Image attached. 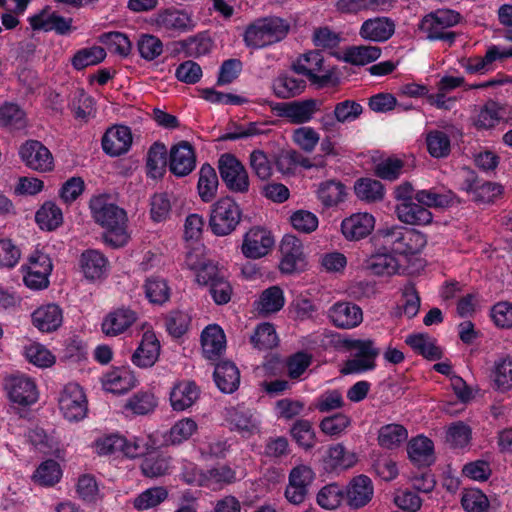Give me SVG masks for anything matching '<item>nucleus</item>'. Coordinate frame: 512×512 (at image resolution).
<instances>
[{
    "mask_svg": "<svg viewBox=\"0 0 512 512\" xmlns=\"http://www.w3.org/2000/svg\"><path fill=\"white\" fill-rule=\"evenodd\" d=\"M5 387L9 399L21 406L31 405L38 399L36 385L29 377L23 375L12 376L6 380Z\"/></svg>",
    "mask_w": 512,
    "mask_h": 512,
    "instance_id": "nucleus-14",
    "label": "nucleus"
},
{
    "mask_svg": "<svg viewBox=\"0 0 512 512\" xmlns=\"http://www.w3.org/2000/svg\"><path fill=\"white\" fill-rule=\"evenodd\" d=\"M131 144V130L124 125L108 129L102 138V148L110 156H120L126 153Z\"/></svg>",
    "mask_w": 512,
    "mask_h": 512,
    "instance_id": "nucleus-17",
    "label": "nucleus"
},
{
    "mask_svg": "<svg viewBox=\"0 0 512 512\" xmlns=\"http://www.w3.org/2000/svg\"><path fill=\"white\" fill-rule=\"evenodd\" d=\"M160 353V343L152 331H146L142 340L132 355V362L141 368L151 367L155 364Z\"/></svg>",
    "mask_w": 512,
    "mask_h": 512,
    "instance_id": "nucleus-22",
    "label": "nucleus"
},
{
    "mask_svg": "<svg viewBox=\"0 0 512 512\" xmlns=\"http://www.w3.org/2000/svg\"><path fill=\"white\" fill-rule=\"evenodd\" d=\"M145 294L153 304L162 305L170 298V288L165 279L152 276L146 280L144 285Z\"/></svg>",
    "mask_w": 512,
    "mask_h": 512,
    "instance_id": "nucleus-54",
    "label": "nucleus"
},
{
    "mask_svg": "<svg viewBox=\"0 0 512 512\" xmlns=\"http://www.w3.org/2000/svg\"><path fill=\"white\" fill-rule=\"evenodd\" d=\"M317 502L325 509H336L345 503L344 488L337 483L324 486L317 495Z\"/></svg>",
    "mask_w": 512,
    "mask_h": 512,
    "instance_id": "nucleus-56",
    "label": "nucleus"
},
{
    "mask_svg": "<svg viewBox=\"0 0 512 512\" xmlns=\"http://www.w3.org/2000/svg\"><path fill=\"white\" fill-rule=\"evenodd\" d=\"M213 377L217 387L223 393H233L239 387L240 372L233 362L222 361L218 363Z\"/></svg>",
    "mask_w": 512,
    "mask_h": 512,
    "instance_id": "nucleus-29",
    "label": "nucleus"
},
{
    "mask_svg": "<svg viewBox=\"0 0 512 512\" xmlns=\"http://www.w3.org/2000/svg\"><path fill=\"white\" fill-rule=\"evenodd\" d=\"M33 478L43 486H53L61 478V469L55 460H46L39 465Z\"/></svg>",
    "mask_w": 512,
    "mask_h": 512,
    "instance_id": "nucleus-59",
    "label": "nucleus"
},
{
    "mask_svg": "<svg viewBox=\"0 0 512 512\" xmlns=\"http://www.w3.org/2000/svg\"><path fill=\"white\" fill-rule=\"evenodd\" d=\"M196 430L197 424L193 419H181L164 435V441L168 445H179L188 440Z\"/></svg>",
    "mask_w": 512,
    "mask_h": 512,
    "instance_id": "nucleus-47",
    "label": "nucleus"
},
{
    "mask_svg": "<svg viewBox=\"0 0 512 512\" xmlns=\"http://www.w3.org/2000/svg\"><path fill=\"white\" fill-rule=\"evenodd\" d=\"M166 146L161 142H155L151 145L147 153L146 166L148 174L153 177H159L163 174L166 166Z\"/></svg>",
    "mask_w": 512,
    "mask_h": 512,
    "instance_id": "nucleus-49",
    "label": "nucleus"
},
{
    "mask_svg": "<svg viewBox=\"0 0 512 512\" xmlns=\"http://www.w3.org/2000/svg\"><path fill=\"white\" fill-rule=\"evenodd\" d=\"M19 155L25 165L38 172H49L54 168V159L49 149L38 140H28L21 145Z\"/></svg>",
    "mask_w": 512,
    "mask_h": 512,
    "instance_id": "nucleus-9",
    "label": "nucleus"
},
{
    "mask_svg": "<svg viewBox=\"0 0 512 512\" xmlns=\"http://www.w3.org/2000/svg\"><path fill=\"white\" fill-rule=\"evenodd\" d=\"M395 31L394 22L388 17L367 19L360 27L359 34L363 39L374 42L387 41Z\"/></svg>",
    "mask_w": 512,
    "mask_h": 512,
    "instance_id": "nucleus-24",
    "label": "nucleus"
},
{
    "mask_svg": "<svg viewBox=\"0 0 512 512\" xmlns=\"http://www.w3.org/2000/svg\"><path fill=\"white\" fill-rule=\"evenodd\" d=\"M398 260L389 252H377L365 260V269L376 276H391L398 272Z\"/></svg>",
    "mask_w": 512,
    "mask_h": 512,
    "instance_id": "nucleus-33",
    "label": "nucleus"
},
{
    "mask_svg": "<svg viewBox=\"0 0 512 512\" xmlns=\"http://www.w3.org/2000/svg\"><path fill=\"white\" fill-rule=\"evenodd\" d=\"M156 24L162 29L180 32L190 31L194 26L187 13L175 9L159 12L156 16Z\"/></svg>",
    "mask_w": 512,
    "mask_h": 512,
    "instance_id": "nucleus-34",
    "label": "nucleus"
},
{
    "mask_svg": "<svg viewBox=\"0 0 512 512\" xmlns=\"http://www.w3.org/2000/svg\"><path fill=\"white\" fill-rule=\"evenodd\" d=\"M106 58V51L100 46H92L78 50L71 59L74 69L80 71L88 66L101 63Z\"/></svg>",
    "mask_w": 512,
    "mask_h": 512,
    "instance_id": "nucleus-46",
    "label": "nucleus"
},
{
    "mask_svg": "<svg viewBox=\"0 0 512 512\" xmlns=\"http://www.w3.org/2000/svg\"><path fill=\"white\" fill-rule=\"evenodd\" d=\"M375 218L369 213H355L341 223V231L347 240L354 241L367 237L374 229Z\"/></svg>",
    "mask_w": 512,
    "mask_h": 512,
    "instance_id": "nucleus-18",
    "label": "nucleus"
},
{
    "mask_svg": "<svg viewBox=\"0 0 512 512\" xmlns=\"http://www.w3.org/2000/svg\"><path fill=\"white\" fill-rule=\"evenodd\" d=\"M242 211L231 197H223L212 205L209 225L217 236H226L240 223Z\"/></svg>",
    "mask_w": 512,
    "mask_h": 512,
    "instance_id": "nucleus-4",
    "label": "nucleus"
},
{
    "mask_svg": "<svg viewBox=\"0 0 512 512\" xmlns=\"http://www.w3.org/2000/svg\"><path fill=\"white\" fill-rule=\"evenodd\" d=\"M429 154L434 158H445L451 152L449 136L440 130L430 131L426 136Z\"/></svg>",
    "mask_w": 512,
    "mask_h": 512,
    "instance_id": "nucleus-53",
    "label": "nucleus"
},
{
    "mask_svg": "<svg viewBox=\"0 0 512 512\" xmlns=\"http://www.w3.org/2000/svg\"><path fill=\"white\" fill-rule=\"evenodd\" d=\"M253 346L259 350H269L278 343V337L275 328L270 323L258 325L250 338Z\"/></svg>",
    "mask_w": 512,
    "mask_h": 512,
    "instance_id": "nucleus-55",
    "label": "nucleus"
},
{
    "mask_svg": "<svg viewBox=\"0 0 512 512\" xmlns=\"http://www.w3.org/2000/svg\"><path fill=\"white\" fill-rule=\"evenodd\" d=\"M32 321L35 327L42 332L56 330L62 323V311L59 306L49 304L39 307L32 314Z\"/></svg>",
    "mask_w": 512,
    "mask_h": 512,
    "instance_id": "nucleus-35",
    "label": "nucleus"
},
{
    "mask_svg": "<svg viewBox=\"0 0 512 512\" xmlns=\"http://www.w3.org/2000/svg\"><path fill=\"white\" fill-rule=\"evenodd\" d=\"M220 177L228 190L234 193H247L250 181L244 165L230 153L222 154L218 160Z\"/></svg>",
    "mask_w": 512,
    "mask_h": 512,
    "instance_id": "nucleus-6",
    "label": "nucleus"
},
{
    "mask_svg": "<svg viewBox=\"0 0 512 512\" xmlns=\"http://www.w3.org/2000/svg\"><path fill=\"white\" fill-rule=\"evenodd\" d=\"M140 468L146 477H160L168 473L170 458L162 454H149L143 459Z\"/></svg>",
    "mask_w": 512,
    "mask_h": 512,
    "instance_id": "nucleus-51",
    "label": "nucleus"
},
{
    "mask_svg": "<svg viewBox=\"0 0 512 512\" xmlns=\"http://www.w3.org/2000/svg\"><path fill=\"white\" fill-rule=\"evenodd\" d=\"M419 29L426 34V38L431 41L441 40L452 46L456 40L457 34L453 31L444 30L439 24L428 21V17H424L420 24Z\"/></svg>",
    "mask_w": 512,
    "mask_h": 512,
    "instance_id": "nucleus-62",
    "label": "nucleus"
},
{
    "mask_svg": "<svg viewBox=\"0 0 512 512\" xmlns=\"http://www.w3.org/2000/svg\"><path fill=\"white\" fill-rule=\"evenodd\" d=\"M98 42L104 44L112 53L126 57L130 54L132 43L126 34L121 32H107L98 37Z\"/></svg>",
    "mask_w": 512,
    "mask_h": 512,
    "instance_id": "nucleus-48",
    "label": "nucleus"
},
{
    "mask_svg": "<svg viewBox=\"0 0 512 512\" xmlns=\"http://www.w3.org/2000/svg\"><path fill=\"white\" fill-rule=\"evenodd\" d=\"M395 212L402 223L409 225H427L433 219V215L428 208L414 201L397 204Z\"/></svg>",
    "mask_w": 512,
    "mask_h": 512,
    "instance_id": "nucleus-27",
    "label": "nucleus"
},
{
    "mask_svg": "<svg viewBox=\"0 0 512 512\" xmlns=\"http://www.w3.org/2000/svg\"><path fill=\"white\" fill-rule=\"evenodd\" d=\"M354 192L358 199L366 203H377L385 197L384 185L376 179L364 177L356 180Z\"/></svg>",
    "mask_w": 512,
    "mask_h": 512,
    "instance_id": "nucleus-38",
    "label": "nucleus"
},
{
    "mask_svg": "<svg viewBox=\"0 0 512 512\" xmlns=\"http://www.w3.org/2000/svg\"><path fill=\"white\" fill-rule=\"evenodd\" d=\"M200 389L193 381H182L176 384L170 393V402L174 410L184 411L190 408L199 398Z\"/></svg>",
    "mask_w": 512,
    "mask_h": 512,
    "instance_id": "nucleus-28",
    "label": "nucleus"
},
{
    "mask_svg": "<svg viewBox=\"0 0 512 512\" xmlns=\"http://www.w3.org/2000/svg\"><path fill=\"white\" fill-rule=\"evenodd\" d=\"M345 503L352 509L367 505L374 494L372 480L366 475L353 477L344 488Z\"/></svg>",
    "mask_w": 512,
    "mask_h": 512,
    "instance_id": "nucleus-12",
    "label": "nucleus"
},
{
    "mask_svg": "<svg viewBox=\"0 0 512 512\" xmlns=\"http://www.w3.org/2000/svg\"><path fill=\"white\" fill-rule=\"evenodd\" d=\"M351 418L344 413H336L321 420L320 430L328 436L337 437L341 435L350 425Z\"/></svg>",
    "mask_w": 512,
    "mask_h": 512,
    "instance_id": "nucleus-61",
    "label": "nucleus"
},
{
    "mask_svg": "<svg viewBox=\"0 0 512 512\" xmlns=\"http://www.w3.org/2000/svg\"><path fill=\"white\" fill-rule=\"evenodd\" d=\"M136 384V378L126 368L114 369L104 376L105 389L114 394H122L132 389Z\"/></svg>",
    "mask_w": 512,
    "mask_h": 512,
    "instance_id": "nucleus-37",
    "label": "nucleus"
},
{
    "mask_svg": "<svg viewBox=\"0 0 512 512\" xmlns=\"http://www.w3.org/2000/svg\"><path fill=\"white\" fill-rule=\"evenodd\" d=\"M504 108L494 100H488L479 110L474 125L478 129H491L503 118Z\"/></svg>",
    "mask_w": 512,
    "mask_h": 512,
    "instance_id": "nucleus-41",
    "label": "nucleus"
},
{
    "mask_svg": "<svg viewBox=\"0 0 512 512\" xmlns=\"http://www.w3.org/2000/svg\"><path fill=\"white\" fill-rule=\"evenodd\" d=\"M407 429L400 424H387L382 426L378 433V443L382 448L394 449L406 441Z\"/></svg>",
    "mask_w": 512,
    "mask_h": 512,
    "instance_id": "nucleus-44",
    "label": "nucleus"
},
{
    "mask_svg": "<svg viewBox=\"0 0 512 512\" xmlns=\"http://www.w3.org/2000/svg\"><path fill=\"white\" fill-rule=\"evenodd\" d=\"M249 165L254 175L262 181L268 180L273 174L272 162L263 150L256 149L250 153Z\"/></svg>",
    "mask_w": 512,
    "mask_h": 512,
    "instance_id": "nucleus-60",
    "label": "nucleus"
},
{
    "mask_svg": "<svg viewBox=\"0 0 512 512\" xmlns=\"http://www.w3.org/2000/svg\"><path fill=\"white\" fill-rule=\"evenodd\" d=\"M494 382L501 391H507L512 387V358H502L495 363Z\"/></svg>",
    "mask_w": 512,
    "mask_h": 512,
    "instance_id": "nucleus-64",
    "label": "nucleus"
},
{
    "mask_svg": "<svg viewBox=\"0 0 512 512\" xmlns=\"http://www.w3.org/2000/svg\"><path fill=\"white\" fill-rule=\"evenodd\" d=\"M414 198L426 208H447L461 203V200L453 191L440 192L435 188L419 190L415 193Z\"/></svg>",
    "mask_w": 512,
    "mask_h": 512,
    "instance_id": "nucleus-30",
    "label": "nucleus"
},
{
    "mask_svg": "<svg viewBox=\"0 0 512 512\" xmlns=\"http://www.w3.org/2000/svg\"><path fill=\"white\" fill-rule=\"evenodd\" d=\"M357 461L354 452L347 450L342 443H336L327 447L322 457V466L327 473H333L352 468Z\"/></svg>",
    "mask_w": 512,
    "mask_h": 512,
    "instance_id": "nucleus-13",
    "label": "nucleus"
},
{
    "mask_svg": "<svg viewBox=\"0 0 512 512\" xmlns=\"http://www.w3.org/2000/svg\"><path fill=\"white\" fill-rule=\"evenodd\" d=\"M274 245V238L270 231L253 227L245 233L241 251L246 258L258 259L269 253Z\"/></svg>",
    "mask_w": 512,
    "mask_h": 512,
    "instance_id": "nucleus-10",
    "label": "nucleus"
},
{
    "mask_svg": "<svg viewBox=\"0 0 512 512\" xmlns=\"http://www.w3.org/2000/svg\"><path fill=\"white\" fill-rule=\"evenodd\" d=\"M405 343L410 346L417 354L424 358L435 361L442 358V350L436 345V340L428 334L418 333L408 335Z\"/></svg>",
    "mask_w": 512,
    "mask_h": 512,
    "instance_id": "nucleus-36",
    "label": "nucleus"
},
{
    "mask_svg": "<svg viewBox=\"0 0 512 512\" xmlns=\"http://www.w3.org/2000/svg\"><path fill=\"white\" fill-rule=\"evenodd\" d=\"M203 354L207 359L218 358L226 348V337L222 328L216 324L208 325L201 334Z\"/></svg>",
    "mask_w": 512,
    "mask_h": 512,
    "instance_id": "nucleus-26",
    "label": "nucleus"
},
{
    "mask_svg": "<svg viewBox=\"0 0 512 512\" xmlns=\"http://www.w3.org/2000/svg\"><path fill=\"white\" fill-rule=\"evenodd\" d=\"M380 55L381 48L378 46H352L346 50L344 60L352 65L363 66L377 60Z\"/></svg>",
    "mask_w": 512,
    "mask_h": 512,
    "instance_id": "nucleus-45",
    "label": "nucleus"
},
{
    "mask_svg": "<svg viewBox=\"0 0 512 512\" xmlns=\"http://www.w3.org/2000/svg\"><path fill=\"white\" fill-rule=\"evenodd\" d=\"M168 495V490L164 486L151 487L138 494L132 500V505L138 511L149 510L163 503Z\"/></svg>",
    "mask_w": 512,
    "mask_h": 512,
    "instance_id": "nucleus-40",
    "label": "nucleus"
},
{
    "mask_svg": "<svg viewBox=\"0 0 512 512\" xmlns=\"http://www.w3.org/2000/svg\"><path fill=\"white\" fill-rule=\"evenodd\" d=\"M306 88V81L286 72L280 73L272 81V90L279 99H289L300 95Z\"/></svg>",
    "mask_w": 512,
    "mask_h": 512,
    "instance_id": "nucleus-31",
    "label": "nucleus"
},
{
    "mask_svg": "<svg viewBox=\"0 0 512 512\" xmlns=\"http://www.w3.org/2000/svg\"><path fill=\"white\" fill-rule=\"evenodd\" d=\"M218 177L215 169L208 163L201 166L197 189L202 201L210 202L214 199L218 189Z\"/></svg>",
    "mask_w": 512,
    "mask_h": 512,
    "instance_id": "nucleus-39",
    "label": "nucleus"
},
{
    "mask_svg": "<svg viewBox=\"0 0 512 512\" xmlns=\"http://www.w3.org/2000/svg\"><path fill=\"white\" fill-rule=\"evenodd\" d=\"M29 21L33 30L55 31L59 35H67L72 31V18H65L56 12L46 14L43 11L32 16Z\"/></svg>",
    "mask_w": 512,
    "mask_h": 512,
    "instance_id": "nucleus-25",
    "label": "nucleus"
},
{
    "mask_svg": "<svg viewBox=\"0 0 512 512\" xmlns=\"http://www.w3.org/2000/svg\"><path fill=\"white\" fill-rule=\"evenodd\" d=\"M0 123L12 129L26 126V114L18 104L6 102L0 107Z\"/></svg>",
    "mask_w": 512,
    "mask_h": 512,
    "instance_id": "nucleus-52",
    "label": "nucleus"
},
{
    "mask_svg": "<svg viewBox=\"0 0 512 512\" xmlns=\"http://www.w3.org/2000/svg\"><path fill=\"white\" fill-rule=\"evenodd\" d=\"M282 260L279 268L281 272L291 274L298 269V264L303 261V246L301 241L290 234L283 237L280 244Z\"/></svg>",
    "mask_w": 512,
    "mask_h": 512,
    "instance_id": "nucleus-20",
    "label": "nucleus"
},
{
    "mask_svg": "<svg viewBox=\"0 0 512 512\" xmlns=\"http://www.w3.org/2000/svg\"><path fill=\"white\" fill-rule=\"evenodd\" d=\"M407 452L410 460L418 466H430L435 461L434 444L422 435L409 441Z\"/></svg>",
    "mask_w": 512,
    "mask_h": 512,
    "instance_id": "nucleus-32",
    "label": "nucleus"
},
{
    "mask_svg": "<svg viewBox=\"0 0 512 512\" xmlns=\"http://www.w3.org/2000/svg\"><path fill=\"white\" fill-rule=\"evenodd\" d=\"M323 55L318 51H309L301 55L295 63L292 65L294 72L300 75L307 76L308 79L317 84L319 87H324L331 82L332 73L326 71L322 75H318V72L323 70Z\"/></svg>",
    "mask_w": 512,
    "mask_h": 512,
    "instance_id": "nucleus-8",
    "label": "nucleus"
},
{
    "mask_svg": "<svg viewBox=\"0 0 512 512\" xmlns=\"http://www.w3.org/2000/svg\"><path fill=\"white\" fill-rule=\"evenodd\" d=\"M196 166V154L191 143L181 141L173 145L169 155V169L177 177L189 175Z\"/></svg>",
    "mask_w": 512,
    "mask_h": 512,
    "instance_id": "nucleus-11",
    "label": "nucleus"
},
{
    "mask_svg": "<svg viewBox=\"0 0 512 512\" xmlns=\"http://www.w3.org/2000/svg\"><path fill=\"white\" fill-rule=\"evenodd\" d=\"M137 313L121 307L108 313L102 322V331L106 336H118L130 328L137 320Z\"/></svg>",
    "mask_w": 512,
    "mask_h": 512,
    "instance_id": "nucleus-19",
    "label": "nucleus"
},
{
    "mask_svg": "<svg viewBox=\"0 0 512 512\" xmlns=\"http://www.w3.org/2000/svg\"><path fill=\"white\" fill-rule=\"evenodd\" d=\"M58 403L63 416L69 421L82 420L88 411L86 395L77 383H68L64 386Z\"/></svg>",
    "mask_w": 512,
    "mask_h": 512,
    "instance_id": "nucleus-7",
    "label": "nucleus"
},
{
    "mask_svg": "<svg viewBox=\"0 0 512 512\" xmlns=\"http://www.w3.org/2000/svg\"><path fill=\"white\" fill-rule=\"evenodd\" d=\"M285 303L283 291L278 286L265 289L258 301V310L262 313H275L282 309Z\"/></svg>",
    "mask_w": 512,
    "mask_h": 512,
    "instance_id": "nucleus-50",
    "label": "nucleus"
},
{
    "mask_svg": "<svg viewBox=\"0 0 512 512\" xmlns=\"http://www.w3.org/2000/svg\"><path fill=\"white\" fill-rule=\"evenodd\" d=\"M291 435L296 443L305 450H309L315 445V432L309 420H297L291 428Z\"/></svg>",
    "mask_w": 512,
    "mask_h": 512,
    "instance_id": "nucleus-58",
    "label": "nucleus"
},
{
    "mask_svg": "<svg viewBox=\"0 0 512 512\" xmlns=\"http://www.w3.org/2000/svg\"><path fill=\"white\" fill-rule=\"evenodd\" d=\"M375 239L385 250L404 256L420 253L427 244L425 234L400 225L386 226L377 230Z\"/></svg>",
    "mask_w": 512,
    "mask_h": 512,
    "instance_id": "nucleus-2",
    "label": "nucleus"
},
{
    "mask_svg": "<svg viewBox=\"0 0 512 512\" xmlns=\"http://www.w3.org/2000/svg\"><path fill=\"white\" fill-rule=\"evenodd\" d=\"M156 406L157 401L152 393L137 392L127 400L125 409L130 410L135 415H146L154 411Z\"/></svg>",
    "mask_w": 512,
    "mask_h": 512,
    "instance_id": "nucleus-57",
    "label": "nucleus"
},
{
    "mask_svg": "<svg viewBox=\"0 0 512 512\" xmlns=\"http://www.w3.org/2000/svg\"><path fill=\"white\" fill-rule=\"evenodd\" d=\"M322 100L309 98L289 102H271L270 108L275 114L289 123L300 125L311 121L314 114L320 111Z\"/></svg>",
    "mask_w": 512,
    "mask_h": 512,
    "instance_id": "nucleus-5",
    "label": "nucleus"
},
{
    "mask_svg": "<svg viewBox=\"0 0 512 512\" xmlns=\"http://www.w3.org/2000/svg\"><path fill=\"white\" fill-rule=\"evenodd\" d=\"M317 195L325 207H332L344 200L345 186L340 181L327 180L320 183Z\"/></svg>",
    "mask_w": 512,
    "mask_h": 512,
    "instance_id": "nucleus-43",
    "label": "nucleus"
},
{
    "mask_svg": "<svg viewBox=\"0 0 512 512\" xmlns=\"http://www.w3.org/2000/svg\"><path fill=\"white\" fill-rule=\"evenodd\" d=\"M288 30L289 25L281 18H261L247 26L244 41L248 47L263 48L284 39Z\"/></svg>",
    "mask_w": 512,
    "mask_h": 512,
    "instance_id": "nucleus-3",
    "label": "nucleus"
},
{
    "mask_svg": "<svg viewBox=\"0 0 512 512\" xmlns=\"http://www.w3.org/2000/svg\"><path fill=\"white\" fill-rule=\"evenodd\" d=\"M508 58H512V47L500 48L498 46H492L488 48L484 57L474 56L463 58L460 63L467 73H484L490 70L494 61H502Z\"/></svg>",
    "mask_w": 512,
    "mask_h": 512,
    "instance_id": "nucleus-16",
    "label": "nucleus"
},
{
    "mask_svg": "<svg viewBox=\"0 0 512 512\" xmlns=\"http://www.w3.org/2000/svg\"><path fill=\"white\" fill-rule=\"evenodd\" d=\"M79 265L87 280L95 281L103 278L108 270V260L98 250L88 249L82 252Z\"/></svg>",
    "mask_w": 512,
    "mask_h": 512,
    "instance_id": "nucleus-23",
    "label": "nucleus"
},
{
    "mask_svg": "<svg viewBox=\"0 0 512 512\" xmlns=\"http://www.w3.org/2000/svg\"><path fill=\"white\" fill-rule=\"evenodd\" d=\"M35 220L41 229L52 231L62 224V211L55 203L45 202L36 212Z\"/></svg>",
    "mask_w": 512,
    "mask_h": 512,
    "instance_id": "nucleus-42",
    "label": "nucleus"
},
{
    "mask_svg": "<svg viewBox=\"0 0 512 512\" xmlns=\"http://www.w3.org/2000/svg\"><path fill=\"white\" fill-rule=\"evenodd\" d=\"M89 208L93 220L105 229L102 239L106 245L121 248L128 243L130 235L127 231V213L109 195L93 196L89 201Z\"/></svg>",
    "mask_w": 512,
    "mask_h": 512,
    "instance_id": "nucleus-1",
    "label": "nucleus"
},
{
    "mask_svg": "<svg viewBox=\"0 0 512 512\" xmlns=\"http://www.w3.org/2000/svg\"><path fill=\"white\" fill-rule=\"evenodd\" d=\"M228 421L232 430L237 431L242 437L249 438L259 432V421L253 412L238 405L228 410Z\"/></svg>",
    "mask_w": 512,
    "mask_h": 512,
    "instance_id": "nucleus-21",
    "label": "nucleus"
},
{
    "mask_svg": "<svg viewBox=\"0 0 512 512\" xmlns=\"http://www.w3.org/2000/svg\"><path fill=\"white\" fill-rule=\"evenodd\" d=\"M190 322V316L179 310L171 311L165 318L167 331L176 338L181 337L187 332Z\"/></svg>",
    "mask_w": 512,
    "mask_h": 512,
    "instance_id": "nucleus-63",
    "label": "nucleus"
},
{
    "mask_svg": "<svg viewBox=\"0 0 512 512\" xmlns=\"http://www.w3.org/2000/svg\"><path fill=\"white\" fill-rule=\"evenodd\" d=\"M334 326L341 329L357 327L363 320L362 309L352 302H337L328 311Z\"/></svg>",
    "mask_w": 512,
    "mask_h": 512,
    "instance_id": "nucleus-15",
    "label": "nucleus"
}]
</instances>
